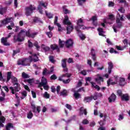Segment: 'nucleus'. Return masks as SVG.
<instances>
[{
    "mask_svg": "<svg viewBox=\"0 0 130 130\" xmlns=\"http://www.w3.org/2000/svg\"><path fill=\"white\" fill-rule=\"evenodd\" d=\"M109 102L111 103V102H115L116 100V95L114 93H112L111 96L108 98Z\"/></svg>",
    "mask_w": 130,
    "mask_h": 130,
    "instance_id": "2eb2a0df",
    "label": "nucleus"
},
{
    "mask_svg": "<svg viewBox=\"0 0 130 130\" xmlns=\"http://www.w3.org/2000/svg\"><path fill=\"white\" fill-rule=\"evenodd\" d=\"M70 82H71L70 79H68L66 80H63V84H69L70 83Z\"/></svg>",
    "mask_w": 130,
    "mask_h": 130,
    "instance_id": "13d9d810",
    "label": "nucleus"
},
{
    "mask_svg": "<svg viewBox=\"0 0 130 130\" xmlns=\"http://www.w3.org/2000/svg\"><path fill=\"white\" fill-rule=\"evenodd\" d=\"M115 18L114 17V15L113 14H111L109 15V19L111 20V21H113Z\"/></svg>",
    "mask_w": 130,
    "mask_h": 130,
    "instance_id": "3c124183",
    "label": "nucleus"
},
{
    "mask_svg": "<svg viewBox=\"0 0 130 130\" xmlns=\"http://www.w3.org/2000/svg\"><path fill=\"white\" fill-rule=\"evenodd\" d=\"M26 36L25 30L21 29L17 36L15 35L14 36V40L16 42H22L24 41L25 37Z\"/></svg>",
    "mask_w": 130,
    "mask_h": 130,
    "instance_id": "f257e3e1",
    "label": "nucleus"
},
{
    "mask_svg": "<svg viewBox=\"0 0 130 130\" xmlns=\"http://www.w3.org/2000/svg\"><path fill=\"white\" fill-rule=\"evenodd\" d=\"M22 85H23V87H24L25 90H26V91H28V92H30L31 91V90L30 89V88H29V86H28V85H25L23 83H22Z\"/></svg>",
    "mask_w": 130,
    "mask_h": 130,
    "instance_id": "c03bdc74",
    "label": "nucleus"
},
{
    "mask_svg": "<svg viewBox=\"0 0 130 130\" xmlns=\"http://www.w3.org/2000/svg\"><path fill=\"white\" fill-rule=\"evenodd\" d=\"M82 123L83 124H88V123H89V121L87 119H84L83 120Z\"/></svg>",
    "mask_w": 130,
    "mask_h": 130,
    "instance_id": "774afa93",
    "label": "nucleus"
},
{
    "mask_svg": "<svg viewBox=\"0 0 130 130\" xmlns=\"http://www.w3.org/2000/svg\"><path fill=\"white\" fill-rule=\"evenodd\" d=\"M21 77L23 79H29V78H30V76L26 74L25 72H23L22 73Z\"/></svg>",
    "mask_w": 130,
    "mask_h": 130,
    "instance_id": "e433bc0d",
    "label": "nucleus"
},
{
    "mask_svg": "<svg viewBox=\"0 0 130 130\" xmlns=\"http://www.w3.org/2000/svg\"><path fill=\"white\" fill-rule=\"evenodd\" d=\"M83 19L82 18H80L78 20L77 22V26L75 27V29L77 31V34H82V31L80 29H82V30H85L86 29V26H84V25H80L83 23Z\"/></svg>",
    "mask_w": 130,
    "mask_h": 130,
    "instance_id": "f03ea898",
    "label": "nucleus"
},
{
    "mask_svg": "<svg viewBox=\"0 0 130 130\" xmlns=\"http://www.w3.org/2000/svg\"><path fill=\"white\" fill-rule=\"evenodd\" d=\"M79 37L81 39V40H85L86 38V36L84 34H82L81 35V36H80Z\"/></svg>",
    "mask_w": 130,
    "mask_h": 130,
    "instance_id": "052dcab7",
    "label": "nucleus"
},
{
    "mask_svg": "<svg viewBox=\"0 0 130 130\" xmlns=\"http://www.w3.org/2000/svg\"><path fill=\"white\" fill-rule=\"evenodd\" d=\"M49 60L50 61H51V62H52L53 63L55 62V60H54V58L53 56H49Z\"/></svg>",
    "mask_w": 130,
    "mask_h": 130,
    "instance_id": "603ef678",
    "label": "nucleus"
},
{
    "mask_svg": "<svg viewBox=\"0 0 130 130\" xmlns=\"http://www.w3.org/2000/svg\"><path fill=\"white\" fill-rule=\"evenodd\" d=\"M41 83L44 85H47V79L44 77H42Z\"/></svg>",
    "mask_w": 130,
    "mask_h": 130,
    "instance_id": "473e14b6",
    "label": "nucleus"
},
{
    "mask_svg": "<svg viewBox=\"0 0 130 130\" xmlns=\"http://www.w3.org/2000/svg\"><path fill=\"white\" fill-rule=\"evenodd\" d=\"M77 92H78V93H80L81 92H84V93H85V92H86V91L85 90V88L84 87H81L79 89H78L77 90H76Z\"/></svg>",
    "mask_w": 130,
    "mask_h": 130,
    "instance_id": "37998d69",
    "label": "nucleus"
},
{
    "mask_svg": "<svg viewBox=\"0 0 130 130\" xmlns=\"http://www.w3.org/2000/svg\"><path fill=\"white\" fill-rule=\"evenodd\" d=\"M108 87H109L110 85H116L117 84L116 82H113V80L111 79H109L107 82Z\"/></svg>",
    "mask_w": 130,
    "mask_h": 130,
    "instance_id": "b1692460",
    "label": "nucleus"
},
{
    "mask_svg": "<svg viewBox=\"0 0 130 130\" xmlns=\"http://www.w3.org/2000/svg\"><path fill=\"white\" fill-rule=\"evenodd\" d=\"M13 0H9L8 1H5V4L6 6H11V4H12Z\"/></svg>",
    "mask_w": 130,
    "mask_h": 130,
    "instance_id": "79ce46f5",
    "label": "nucleus"
},
{
    "mask_svg": "<svg viewBox=\"0 0 130 130\" xmlns=\"http://www.w3.org/2000/svg\"><path fill=\"white\" fill-rule=\"evenodd\" d=\"M34 23H42V21L40 19V18L36 17L33 19Z\"/></svg>",
    "mask_w": 130,
    "mask_h": 130,
    "instance_id": "2f4dec72",
    "label": "nucleus"
},
{
    "mask_svg": "<svg viewBox=\"0 0 130 130\" xmlns=\"http://www.w3.org/2000/svg\"><path fill=\"white\" fill-rule=\"evenodd\" d=\"M92 99H94V100H97V98L95 99V97H93V95H91L90 96H86L84 98V101L87 103L92 101Z\"/></svg>",
    "mask_w": 130,
    "mask_h": 130,
    "instance_id": "ddd939ff",
    "label": "nucleus"
},
{
    "mask_svg": "<svg viewBox=\"0 0 130 130\" xmlns=\"http://www.w3.org/2000/svg\"><path fill=\"white\" fill-rule=\"evenodd\" d=\"M17 64L18 66H24V59H19L17 61Z\"/></svg>",
    "mask_w": 130,
    "mask_h": 130,
    "instance_id": "58836bf2",
    "label": "nucleus"
},
{
    "mask_svg": "<svg viewBox=\"0 0 130 130\" xmlns=\"http://www.w3.org/2000/svg\"><path fill=\"white\" fill-rule=\"evenodd\" d=\"M30 59L26 58L23 59V64L24 66H30Z\"/></svg>",
    "mask_w": 130,
    "mask_h": 130,
    "instance_id": "bb28decb",
    "label": "nucleus"
},
{
    "mask_svg": "<svg viewBox=\"0 0 130 130\" xmlns=\"http://www.w3.org/2000/svg\"><path fill=\"white\" fill-rule=\"evenodd\" d=\"M64 44H66V42L63 41H61V40L59 39L58 41V45L59 46V48H63Z\"/></svg>",
    "mask_w": 130,
    "mask_h": 130,
    "instance_id": "393cba45",
    "label": "nucleus"
},
{
    "mask_svg": "<svg viewBox=\"0 0 130 130\" xmlns=\"http://www.w3.org/2000/svg\"><path fill=\"white\" fill-rule=\"evenodd\" d=\"M118 11L119 12H120V13H121L122 14H124L125 12V10H124V8H123V7H120V8L118 10Z\"/></svg>",
    "mask_w": 130,
    "mask_h": 130,
    "instance_id": "49530a36",
    "label": "nucleus"
},
{
    "mask_svg": "<svg viewBox=\"0 0 130 130\" xmlns=\"http://www.w3.org/2000/svg\"><path fill=\"white\" fill-rule=\"evenodd\" d=\"M56 79H57V76H56V75H55V74H53L50 77V80H56Z\"/></svg>",
    "mask_w": 130,
    "mask_h": 130,
    "instance_id": "8fccbe9b",
    "label": "nucleus"
},
{
    "mask_svg": "<svg viewBox=\"0 0 130 130\" xmlns=\"http://www.w3.org/2000/svg\"><path fill=\"white\" fill-rule=\"evenodd\" d=\"M45 14L46 17L48 18V19H52L53 18V14L50 12H47V11H45Z\"/></svg>",
    "mask_w": 130,
    "mask_h": 130,
    "instance_id": "7c9ffc66",
    "label": "nucleus"
},
{
    "mask_svg": "<svg viewBox=\"0 0 130 130\" xmlns=\"http://www.w3.org/2000/svg\"><path fill=\"white\" fill-rule=\"evenodd\" d=\"M31 94L33 97V98H36V92H35L34 91L31 90Z\"/></svg>",
    "mask_w": 130,
    "mask_h": 130,
    "instance_id": "69168bd1",
    "label": "nucleus"
},
{
    "mask_svg": "<svg viewBox=\"0 0 130 130\" xmlns=\"http://www.w3.org/2000/svg\"><path fill=\"white\" fill-rule=\"evenodd\" d=\"M29 58L30 62H32V61H34V62L39 61V58L36 53H34V54H32V56H29Z\"/></svg>",
    "mask_w": 130,
    "mask_h": 130,
    "instance_id": "6e6552de",
    "label": "nucleus"
},
{
    "mask_svg": "<svg viewBox=\"0 0 130 130\" xmlns=\"http://www.w3.org/2000/svg\"><path fill=\"white\" fill-rule=\"evenodd\" d=\"M1 43L4 45V46H10L11 44L8 42V39L7 38H2L1 39Z\"/></svg>",
    "mask_w": 130,
    "mask_h": 130,
    "instance_id": "9b49d317",
    "label": "nucleus"
},
{
    "mask_svg": "<svg viewBox=\"0 0 130 130\" xmlns=\"http://www.w3.org/2000/svg\"><path fill=\"white\" fill-rule=\"evenodd\" d=\"M74 30V26L71 24V25H68L67 27V34H71V32H73Z\"/></svg>",
    "mask_w": 130,
    "mask_h": 130,
    "instance_id": "6ab92c4d",
    "label": "nucleus"
},
{
    "mask_svg": "<svg viewBox=\"0 0 130 130\" xmlns=\"http://www.w3.org/2000/svg\"><path fill=\"white\" fill-rule=\"evenodd\" d=\"M31 106L32 111V112H34V113H37V112L38 113H40V111L41 109V106H37L36 107V106L34 104H31Z\"/></svg>",
    "mask_w": 130,
    "mask_h": 130,
    "instance_id": "0eeeda50",
    "label": "nucleus"
},
{
    "mask_svg": "<svg viewBox=\"0 0 130 130\" xmlns=\"http://www.w3.org/2000/svg\"><path fill=\"white\" fill-rule=\"evenodd\" d=\"M67 58H64L62 60L61 66L62 68H67Z\"/></svg>",
    "mask_w": 130,
    "mask_h": 130,
    "instance_id": "f704fd0d",
    "label": "nucleus"
},
{
    "mask_svg": "<svg viewBox=\"0 0 130 130\" xmlns=\"http://www.w3.org/2000/svg\"><path fill=\"white\" fill-rule=\"evenodd\" d=\"M60 96H68V90L63 89L60 93Z\"/></svg>",
    "mask_w": 130,
    "mask_h": 130,
    "instance_id": "72a5a7b5",
    "label": "nucleus"
},
{
    "mask_svg": "<svg viewBox=\"0 0 130 130\" xmlns=\"http://www.w3.org/2000/svg\"><path fill=\"white\" fill-rule=\"evenodd\" d=\"M91 20H92V24L94 26H97L98 25V23L95 21H97V16H93L91 18Z\"/></svg>",
    "mask_w": 130,
    "mask_h": 130,
    "instance_id": "a878e982",
    "label": "nucleus"
},
{
    "mask_svg": "<svg viewBox=\"0 0 130 130\" xmlns=\"http://www.w3.org/2000/svg\"><path fill=\"white\" fill-rule=\"evenodd\" d=\"M51 90L52 93H55V91H56V89H55V87H54V86H52L51 87Z\"/></svg>",
    "mask_w": 130,
    "mask_h": 130,
    "instance_id": "6e6d98bb",
    "label": "nucleus"
},
{
    "mask_svg": "<svg viewBox=\"0 0 130 130\" xmlns=\"http://www.w3.org/2000/svg\"><path fill=\"white\" fill-rule=\"evenodd\" d=\"M109 7H114V3L113 2H109Z\"/></svg>",
    "mask_w": 130,
    "mask_h": 130,
    "instance_id": "338daca9",
    "label": "nucleus"
},
{
    "mask_svg": "<svg viewBox=\"0 0 130 130\" xmlns=\"http://www.w3.org/2000/svg\"><path fill=\"white\" fill-rule=\"evenodd\" d=\"M44 90H46V91H48L49 89V86L48 85H44L43 86Z\"/></svg>",
    "mask_w": 130,
    "mask_h": 130,
    "instance_id": "680f3d73",
    "label": "nucleus"
},
{
    "mask_svg": "<svg viewBox=\"0 0 130 130\" xmlns=\"http://www.w3.org/2000/svg\"><path fill=\"white\" fill-rule=\"evenodd\" d=\"M58 20V17L55 16V19H54V25H57V24H59L58 23H57Z\"/></svg>",
    "mask_w": 130,
    "mask_h": 130,
    "instance_id": "5fc2aeb1",
    "label": "nucleus"
},
{
    "mask_svg": "<svg viewBox=\"0 0 130 130\" xmlns=\"http://www.w3.org/2000/svg\"><path fill=\"white\" fill-rule=\"evenodd\" d=\"M115 47H116V49H117V50H123V49L122 48H121V47L120 46L116 45Z\"/></svg>",
    "mask_w": 130,
    "mask_h": 130,
    "instance_id": "e2e57ef3",
    "label": "nucleus"
},
{
    "mask_svg": "<svg viewBox=\"0 0 130 130\" xmlns=\"http://www.w3.org/2000/svg\"><path fill=\"white\" fill-rule=\"evenodd\" d=\"M95 81L96 82L97 84L101 85V82H104V79H103V77L100 76L99 78H95Z\"/></svg>",
    "mask_w": 130,
    "mask_h": 130,
    "instance_id": "4be33fe9",
    "label": "nucleus"
},
{
    "mask_svg": "<svg viewBox=\"0 0 130 130\" xmlns=\"http://www.w3.org/2000/svg\"><path fill=\"white\" fill-rule=\"evenodd\" d=\"M9 89L11 90L12 94H15V92H19L21 90V85L19 83L15 84V86L13 87V86H11Z\"/></svg>",
    "mask_w": 130,
    "mask_h": 130,
    "instance_id": "423d86ee",
    "label": "nucleus"
},
{
    "mask_svg": "<svg viewBox=\"0 0 130 130\" xmlns=\"http://www.w3.org/2000/svg\"><path fill=\"white\" fill-rule=\"evenodd\" d=\"M43 96L44 97V98H46V99H49L50 95L47 92V91H45L44 93Z\"/></svg>",
    "mask_w": 130,
    "mask_h": 130,
    "instance_id": "ea45409f",
    "label": "nucleus"
},
{
    "mask_svg": "<svg viewBox=\"0 0 130 130\" xmlns=\"http://www.w3.org/2000/svg\"><path fill=\"white\" fill-rule=\"evenodd\" d=\"M27 117L28 119H31L33 117V113L31 111H29L27 114Z\"/></svg>",
    "mask_w": 130,
    "mask_h": 130,
    "instance_id": "c9c22d12",
    "label": "nucleus"
},
{
    "mask_svg": "<svg viewBox=\"0 0 130 130\" xmlns=\"http://www.w3.org/2000/svg\"><path fill=\"white\" fill-rule=\"evenodd\" d=\"M11 79L13 86H16L17 84H19L18 82V79L16 78V77L15 76H13L12 77V72H7L6 83H8V82H9Z\"/></svg>",
    "mask_w": 130,
    "mask_h": 130,
    "instance_id": "20e7f679",
    "label": "nucleus"
},
{
    "mask_svg": "<svg viewBox=\"0 0 130 130\" xmlns=\"http://www.w3.org/2000/svg\"><path fill=\"white\" fill-rule=\"evenodd\" d=\"M56 26L58 27V31L60 32V31H61V25L59 23H57Z\"/></svg>",
    "mask_w": 130,
    "mask_h": 130,
    "instance_id": "bf43d9fd",
    "label": "nucleus"
},
{
    "mask_svg": "<svg viewBox=\"0 0 130 130\" xmlns=\"http://www.w3.org/2000/svg\"><path fill=\"white\" fill-rule=\"evenodd\" d=\"M117 93L118 94V95H119L120 97H121L123 95L122 91H121V90H118L117 91Z\"/></svg>",
    "mask_w": 130,
    "mask_h": 130,
    "instance_id": "864d4df0",
    "label": "nucleus"
},
{
    "mask_svg": "<svg viewBox=\"0 0 130 130\" xmlns=\"http://www.w3.org/2000/svg\"><path fill=\"white\" fill-rule=\"evenodd\" d=\"M28 43V47L29 48H32V47H33V43H32L30 41V40H28L27 42Z\"/></svg>",
    "mask_w": 130,
    "mask_h": 130,
    "instance_id": "09e8293b",
    "label": "nucleus"
},
{
    "mask_svg": "<svg viewBox=\"0 0 130 130\" xmlns=\"http://www.w3.org/2000/svg\"><path fill=\"white\" fill-rule=\"evenodd\" d=\"M11 20H12V18H7L4 19L2 21V24L3 25H7V24H9V23H11Z\"/></svg>",
    "mask_w": 130,
    "mask_h": 130,
    "instance_id": "aec40b11",
    "label": "nucleus"
},
{
    "mask_svg": "<svg viewBox=\"0 0 130 130\" xmlns=\"http://www.w3.org/2000/svg\"><path fill=\"white\" fill-rule=\"evenodd\" d=\"M34 46L36 47L37 50H39V48H40V46L38 45V42H36L34 43Z\"/></svg>",
    "mask_w": 130,
    "mask_h": 130,
    "instance_id": "de8ad7c7",
    "label": "nucleus"
},
{
    "mask_svg": "<svg viewBox=\"0 0 130 130\" xmlns=\"http://www.w3.org/2000/svg\"><path fill=\"white\" fill-rule=\"evenodd\" d=\"M50 47L52 50H56L57 52H60V49L57 45L55 44L51 45Z\"/></svg>",
    "mask_w": 130,
    "mask_h": 130,
    "instance_id": "4468645a",
    "label": "nucleus"
},
{
    "mask_svg": "<svg viewBox=\"0 0 130 130\" xmlns=\"http://www.w3.org/2000/svg\"><path fill=\"white\" fill-rule=\"evenodd\" d=\"M126 84L125 82V79L124 78L120 77L119 81V86H124Z\"/></svg>",
    "mask_w": 130,
    "mask_h": 130,
    "instance_id": "a211bd4d",
    "label": "nucleus"
},
{
    "mask_svg": "<svg viewBox=\"0 0 130 130\" xmlns=\"http://www.w3.org/2000/svg\"><path fill=\"white\" fill-rule=\"evenodd\" d=\"M3 89H4V90L7 92V93H8L9 91H10V89H9V87L7 86H3Z\"/></svg>",
    "mask_w": 130,
    "mask_h": 130,
    "instance_id": "4d7b16f0",
    "label": "nucleus"
},
{
    "mask_svg": "<svg viewBox=\"0 0 130 130\" xmlns=\"http://www.w3.org/2000/svg\"><path fill=\"white\" fill-rule=\"evenodd\" d=\"M46 35H47L48 37H49V38H51V37H52V32H51V31H47L46 32Z\"/></svg>",
    "mask_w": 130,
    "mask_h": 130,
    "instance_id": "a18cd8bd",
    "label": "nucleus"
},
{
    "mask_svg": "<svg viewBox=\"0 0 130 130\" xmlns=\"http://www.w3.org/2000/svg\"><path fill=\"white\" fill-rule=\"evenodd\" d=\"M38 34V32H34L32 34L30 33V29L27 31H25V36L29 37V38H35V36Z\"/></svg>",
    "mask_w": 130,
    "mask_h": 130,
    "instance_id": "1a4fd4ad",
    "label": "nucleus"
},
{
    "mask_svg": "<svg viewBox=\"0 0 130 130\" xmlns=\"http://www.w3.org/2000/svg\"><path fill=\"white\" fill-rule=\"evenodd\" d=\"M66 77H67V78H71V77H72V74L69 73H66L62 75L61 76L62 78H64Z\"/></svg>",
    "mask_w": 130,
    "mask_h": 130,
    "instance_id": "a19ab883",
    "label": "nucleus"
},
{
    "mask_svg": "<svg viewBox=\"0 0 130 130\" xmlns=\"http://www.w3.org/2000/svg\"><path fill=\"white\" fill-rule=\"evenodd\" d=\"M36 10V8L32 5H29V7H26L25 8V15L26 17H29L33 14V12Z\"/></svg>",
    "mask_w": 130,
    "mask_h": 130,
    "instance_id": "39448f33",
    "label": "nucleus"
},
{
    "mask_svg": "<svg viewBox=\"0 0 130 130\" xmlns=\"http://www.w3.org/2000/svg\"><path fill=\"white\" fill-rule=\"evenodd\" d=\"M122 101H129V96L128 94H123L122 96H121Z\"/></svg>",
    "mask_w": 130,
    "mask_h": 130,
    "instance_id": "412c9836",
    "label": "nucleus"
},
{
    "mask_svg": "<svg viewBox=\"0 0 130 130\" xmlns=\"http://www.w3.org/2000/svg\"><path fill=\"white\" fill-rule=\"evenodd\" d=\"M74 97H75V99H79V98H81V94H80L78 91L74 90Z\"/></svg>",
    "mask_w": 130,
    "mask_h": 130,
    "instance_id": "cd10ccee",
    "label": "nucleus"
},
{
    "mask_svg": "<svg viewBox=\"0 0 130 130\" xmlns=\"http://www.w3.org/2000/svg\"><path fill=\"white\" fill-rule=\"evenodd\" d=\"M108 74H111V72H112V69H113V63L112 62H109L108 63Z\"/></svg>",
    "mask_w": 130,
    "mask_h": 130,
    "instance_id": "f3484780",
    "label": "nucleus"
},
{
    "mask_svg": "<svg viewBox=\"0 0 130 130\" xmlns=\"http://www.w3.org/2000/svg\"><path fill=\"white\" fill-rule=\"evenodd\" d=\"M99 124L100 125V126L98 128V130H105V129H106L105 127H103V125H104V123H103V121H101V122H99Z\"/></svg>",
    "mask_w": 130,
    "mask_h": 130,
    "instance_id": "c756f323",
    "label": "nucleus"
},
{
    "mask_svg": "<svg viewBox=\"0 0 130 130\" xmlns=\"http://www.w3.org/2000/svg\"><path fill=\"white\" fill-rule=\"evenodd\" d=\"M73 45H74V42L71 39H69L65 42V46L67 48H70V47H73Z\"/></svg>",
    "mask_w": 130,
    "mask_h": 130,
    "instance_id": "9d476101",
    "label": "nucleus"
},
{
    "mask_svg": "<svg viewBox=\"0 0 130 130\" xmlns=\"http://www.w3.org/2000/svg\"><path fill=\"white\" fill-rule=\"evenodd\" d=\"M7 8L6 7L0 8V15H4L7 13Z\"/></svg>",
    "mask_w": 130,
    "mask_h": 130,
    "instance_id": "c85d7f7f",
    "label": "nucleus"
},
{
    "mask_svg": "<svg viewBox=\"0 0 130 130\" xmlns=\"http://www.w3.org/2000/svg\"><path fill=\"white\" fill-rule=\"evenodd\" d=\"M6 122V118L4 116H0V128L2 127H5V123Z\"/></svg>",
    "mask_w": 130,
    "mask_h": 130,
    "instance_id": "dca6fc26",
    "label": "nucleus"
},
{
    "mask_svg": "<svg viewBox=\"0 0 130 130\" xmlns=\"http://www.w3.org/2000/svg\"><path fill=\"white\" fill-rule=\"evenodd\" d=\"M116 18V23L117 24L116 28H118L119 29L122 28V22L120 21H124V19L123 18V15H120V14L118 13Z\"/></svg>",
    "mask_w": 130,
    "mask_h": 130,
    "instance_id": "7ed1b4c3",
    "label": "nucleus"
},
{
    "mask_svg": "<svg viewBox=\"0 0 130 130\" xmlns=\"http://www.w3.org/2000/svg\"><path fill=\"white\" fill-rule=\"evenodd\" d=\"M11 128H14V124L9 122L6 125V130H11Z\"/></svg>",
    "mask_w": 130,
    "mask_h": 130,
    "instance_id": "5701e85b",
    "label": "nucleus"
},
{
    "mask_svg": "<svg viewBox=\"0 0 130 130\" xmlns=\"http://www.w3.org/2000/svg\"><path fill=\"white\" fill-rule=\"evenodd\" d=\"M20 50L19 48H18L16 50H13V53L12 54L13 57H14L15 56V55H16V54H17L18 53H20Z\"/></svg>",
    "mask_w": 130,
    "mask_h": 130,
    "instance_id": "4c0bfd02",
    "label": "nucleus"
},
{
    "mask_svg": "<svg viewBox=\"0 0 130 130\" xmlns=\"http://www.w3.org/2000/svg\"><path fill=\"white\" fill-rule=\"evenodd\" d=\"M14 7L15 9L18 8V0H14Z\"/></svg>",
    "mask_w": 130,
    "mask_h": 130,
    "instance_id": "0e129e2a",
    "label": "nucleus"
},
{
    "mask_svg": "<svg viewBox=\"0 0 130 130\" xmlns=\"http://www.w3.org/2000/svg\"><path fill=\"white\" fill-rule=\"evenodd\" d=\"M63 25H68V26L72 25V22L69 20V16H68V15L64 16V19L63 21Z\"/></svg>",
    "mask_w": 130,
    "mask_h": 130,
    "instance_id": "f8f14e48",
    "label": "nucleus"
}]
</instances>
